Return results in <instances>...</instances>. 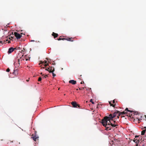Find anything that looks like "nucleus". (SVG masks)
<instances>
[{
  "label": "nucleus",
  "mask_w": 146,
  "mask_h": 146,
  "mask_svg": "<svg viewBox=\"0 0 146 146\" xmlns=\"http://www.w3.org/2000/svg\"><path fill=\"white\" fill-rule=\"evenodd\" d=\"M117 113H114L113 114H110L109 116L105 117L102 121V123L103 126L105 127L106 129L108 130H111V126L110 124V120L116 116Z\"/></svg>",
  "instance_id": "1"
},
{
  "label": "nucleus",
  "mask_w": 146,
  "mask_h": 146,
  "mask_svg": "<svg viewBox=\"0 0 146 146\" xmlns=\"http://www.w3.org/2000/svg\"><path fill=\"white\" fill-rule=\"evenodd\" d=\"M45 70L48 71L50 73L54 71V68L52 66H49V67L46 68Z\"/></svg>",
  "instance_id": "2"
},
{
  "label": "nucleus",
  "mask_w": 146,
  "mask_h": 146,
  "mask_svg": "<svg viewBox=\"0 0 146 146\" xmlns=\"http://www.w3.org/2000/svg\"><path fill=\"white\" fill-rule=\"evenodd\" d=\"M114 113H117V114H116V116L118 114L119 116H120L121 115H124L126 114L127 115V112H125V111H123L122 112H120L119 111H115Z\"/></svg>",
  "instance_id": "3"
},
{
  "label": "nucleus",
  "mask_w": 146,
  "mask_h": 146,
  "mask_svg": "<svg viewBox=\"0 0 146 146\" xmlns=\"http://www.w3.org/2000/svg\"><path fill=\"white\" fill-rule=\"evenodd\" d=\"M71 104L72 105L73 107L74 108H77V106L78 107L80 108V105L77 104V103L75 102H71Z\"/></svg>",
  "instance_id": "4"
},
{
  "label": "nucleus",
  "mask_w": 146,
  "mask_h": 146,
  "mask_svg": "<svg viewBox=\"0 0 146 146\" xmlns=\"http://www.w3.org/2000/svg\"><path fill=\"white\" fill-rule=\"evenodd\" d=\"M14 35L17 39L20 38L22 36L21 35L16 32L14 33Z\"/></svg>",
  "instance_id": "5"
},
{
  "label": "nucleus",
  "mask_w": 146,
  "mask_h": 146,
  "mask_svg": "<svg viewBox=\"0 0 146 146\" xmlns=\"http://www.w3.org/2000/svg\"><path fill=\"white\" fill-rule=\"evenodd\" d=\"M31 138L34 141L36 142L37 140H38V137L35 136L31 137Z\"/></svg>",
  "instance_id": "6"
},
{
  "label": "nucleus",
  "mask_w": 146,
  "mask_h": 146,
  "mask_svg": "<svg viewBox=\"0 0 146 146\" xmlns=\"http://www.w3.org/2000/svg\"><path fill=\"white\" fill-rule=\"evenodd\" d=\"M110 124L112 127H114L118 125L117 123H114L111 121L110 120Z\"/></svg>",
  "instance_id": "7"
},
{
  "label": "nucleus",
  "mask_w": 146,
  "mask_h": 146,
  "mask_svg": "<svg viewBox=\"0 0 146 146\" xmlns=\"http://www.w3.org/2000/svg\"><path fill=\"white\" fill-rule=\"evenodd\" d=\"M15 49V48H14L13 47L10 48L9 49V50H8V53H11L13 51H14V50Z\"/></svg>",
  "instance_id": "8"
},
{
  "label": "nucleus",
  "mask_w": 146,
  "mask_h": 146,
  "mask_svg": "<svg viewBox=\"0 0 146 146\" xmlns=\"http://www.w3.org/2000/svg\"><path fill=\"white\" fill-rule=\"evenodd\" d=\"M69 82L71 84L73 85L75 84L76 83V81L74 80H70Z\"/></svg>",
  "instance_id": "9"
},
{
  "label": "nucleus",
  "mask_w": 146,
  "mask_h": 146,
  "mask_svg": "<svg viewBox=\"0 0 146 146\" xmlns=\"http://www.w3.org/2000/svg\"><path fill=\"white\" fill-rule=\"evenodd\" d=\"M138 136H135V138L133 140V141L135 142L136 143H138L139 142V140L138 139H135L136 138L138 137Z\"/></svg>",
  "instance_id": "10"
},
{
  "label": "nucleus",
  "mask_w": 146,
  "mask_h": 146,
  "mask_svg": "<svg viewBox=\"0 0 146 146\" xmlns=\"http://www.w3.org/2000/svg\"><path fill=\"white\" fill-rule=\"evenodd\" d=\"M52 35L54 37V38H56L58 36V34L54 32L52 33Z\"/></svg>",
  "instance_id": "11"
},
{
  "label": "nucleus",
  "mask_w": 146,
  "mask_h": 146,
  "mask_svg": "<svg viewBox=\"0 0 146 146\" xmlns=\"http://www.w3.org/2000/svg\"><path fill=\"white\" fill-rule=\"evenodd\" d=\"M125 111H128L129 112H131V113H135V112L133 111H130L128 110V108H127L125 110Z\"/></svg>",
  "instance_id": "12"
},
{
  "label": "nucleus",
  "mask_w": 146,
  "mask_h": 146,
  "mask_svg": "<svg viewBox=\"0 0 146 146\" xmlns=\"http://www.w3.org/2000/svg\"><path fill=\"white\" fill-rule=\"evenodd\" d=\"M66 40H67L69 41H71L72 42H73L74 41V40H72V38H66Z\"/></svg>",
  "instance_id": "13"
},
{
  "label": "nucleus",
  "mask_w": 146,
  "mask_h": 146,
  "mask_svg": "<svg viewBox=\"0 0 146 146\" xmlns=\"http://www.w3.org/2000/svg\"><path fill=\"white\" fill-rule=\"evenodd\" d=\"M13 74L15 75H17L18 74V71L17 70H14V72H13Z\"/></svg>",
  "instance_id": "14"
},
{
  "label": "nucleus",
  "mask_w": 146,
  "mask_h": 146,
  "mask_svg": "<svg viewBox=\"0 0 146 146\" xmlns=\"http://www.w3.org/2000/svg\"><path fill=\"white\" fill-rule=\"evenodd\" d=\"M145 133H146V129L143 130L142 131L141 134L142 135H144Z\"/></svg>",
  "instance_id": "15"
},
{
  "label": "nucleus",
  "mask_w": 146,
  "mask_h": 146,
  "mask_svg": "<svg viewBox=\"0 0 146 146\" xmlns=\"http://www.w3.org/2000/svg\"><path fill=\"white\" fill-rule=\"evenodd\" d=\"M109 103L110 104V106H112L113 107H115V104H112L111 103V102H109Z\"/></svg>",
  "instance_id": "16"
},
{
  "label": "nucleus",
  "mask_w": 146,
  "mask_h": 146,
  "mask_svg": "<svg viewBox=\"0 0 146 146\" xmlns=\"http://www.w3.org/2000/svg\"><path fill=\"white\" fill-rule=\"evenodd\" d=\"M48 63H46L44 65V66H45L44 67H41V68H42L43 69H44L45 68V67L47 66H48Z\"/></svg>",
  "instance_id": "17"
},
{
  "label": "nucleus",
  "mask_w": 146,
  "mask_h": 146,
  "mask_svg": "<svg viewBox=\"0 0 146 146\" xmlns=\"http://www.w3.org/2000/svg\"><path fill=\"white\" fill-rule=\"evenodd\" d=\"M130 113H129V116L131 117H133V114L131 113V112H129Z\"/></svg>",
  "instance_id": "18"
},
{
  "label": "nucleus",
  "mask_w": 146,
  "mask_h": 146,
  "mask_svg": "<svg viewBox=\"0 0 146 146\" xmlns=\"http://www.w3.org/2000/svg\"><path fill=\"white\" fill-rule=\"evenodd\" d=\"M9 39H10L11 40H13V39L14 38V37L12 36H10V37L9 38Z\"/></svg>",
  "instance_id": "19"
},
{
  "label": "nucleus",
  "mask_w": 146,
  "mask_h": 146,
  "mask_svg": "<svg viewBox=\"0 0 146 146\" xmlns=\"http://www.w3.org/2000/svg\"><path fill=\"white\" fill-rule=\"evenodd\" d=\"M6 41L5 40H4L3 41H0V43L1 44L6 43H5Z\"/></svg>",
  "instance_id": "20"
},
{
  "label": "nucleus",
  "mask_w": 146,
  "mask_h": 146,
  "mask_svg": "<svg viewBox=\"0 0 146 146\" xmlns=\"http://www.w3.org/2000/svg\"><path fill=\"white\" fill-rule=\"evenodd\" d=\"M110 120L112 122H113V123H116L117 124V123L115 121H114L113 120H112V119H111Z\"/></svg>",
  "instance_id": "21"
},
{
  "label": "nucleus",
  "mask_w": 146,
  "mask_h": 146,
  "mask_svg": "<svg viewBox=\"0 0 146 146\" xmlns=\"http://www.w3.org/2000/svg\"><path fill=\"white\" fill-rule=\"evenodd\" d=\"M46 59L48 60V62H50V61L51 60V59H49V58H46Z\"/></svg>",
  "instance_id": "22"
},
{
  "label": "nucleus",
  "mask_w": 146,
  "mask_h": 146,
  "mask_svg": "<svg viewBox=\"0 0 146 146\" xmlns=\"http://www.w3.org/2000/svg\"><path fill=\"white\" fill-rule=\"evenodd\" d=\"M42 80V78L41 77H39L38 79V81H40Z\"/></svg>",
  "instance_id": "23"
},
{
  "label": "nucleus",
  "mask_w": 146,
  "mask_h": 146,
  "mask_svg": "<svg viewBox=\"0 0 146 146\" xmlns=\"http://www.w3.org/2000/svg\"><path fill=\"white\" fill-rule=\"evenodd\" d=\"M135 112V113H131L132 114H133V115H137L138 113L137 112Z\"/></svg>",
  "instance_id": "24"
},
{
  "label": "nucleus",
  "mask_w": 146,
  "mask_h": 146,
  "mask_svg": "<svg viewBox=\"0 0 146 146\" xmlns=\"http://www.w3.org/2000/svg\"><path fill=\"white\" fill-rule=\"evenodd\" d=\"M20 60V59H18V66H19V65H20V63H19Z\"/></svg>",
  "instance_id": "25"
},
{
  "label": "nucleus",
  "mask_w": 146,
  "mask_h": 146,
  "mask_svg": "<svg viewBox=\"0 0 146 146\" xmlns=\"http://www.w3.org/2000/svg\"><path fill=\"white\" fill-rule=\"evenodd\" d=\"M90 102H91V103L92 104H94V102L92 101V99H91L90 100Z\"/></svg>",
  "instance_id": "26"
},
{
  "label": "nucleus",
  "mask_w": 146,
  "mask_h": 146,
  "mask_svg": "<svg viewBox=\"0 0 146 146\" xmlns=\"http://www.w3.org/2000/svg\"><path fill=\"white\" fill-rule=\"evenodd\" d=\"M10 70L9 68H8L7 69L6 71L7 72H9L10 71Z\"/></svg>",
  "instance_id": "27"
},
{
  "label": "nucleus",
  "mask_w": 146,
  "mask_h": 146,
  "mask_svg": "<svg viewBox=\"0 0 146 146\" xmlns=\"http://www.w3.org/2000/svg\"><path fill=\"white\" fill-rule=\"evenodd\" d=\"M53 72H52V73L53 76L54 77L56 76V74H55Z\"/></svg>",
  "instance_id": "28"
},
{
  "label": "nucleus",
  "mask_w": 146,
  "mask_h": 146,
  "mask_svg": "<svg viewBox=\"0 0 146 146\" xmlns=\"http://www.w3.org/2000/svg\"><path fill=\"white\" fill-rule=\"evenodd\" d=\"M47 76H48V75H45V76H44L43 77V78H46V77H47Z\"/></svg>",
  "instance_id": "29"
},
{
  "label": "nucleus",
  "mask_w": 146,
  "mask_h": 146,
  "mask_svg": "<svg viewBox=\"0 0 146 146\" xmlns=\"http://www.w3.org/2000/svg\"><path fill=\"white\" fill-rule=\"evenodd\" d=\"M43 62H42V61H40V63H39V64L40 65V64H43Z\"/></svg>",
  "instance_id": "30"
},
{
  "label": "nucleus",
  "mask_w": 146,
  "mask_h": 146,
  "mask_svg": "<svg viewBox=\"0 0 146 146\" xmlns=\"http://www.w3.org/2000/svg\"><path fill=\"white\" fill-rule=\"evenodd\" d=\"M84 88H79V89L80 90H82Z\"/></svg>",
  "instance_id": "31"
},
{
  "label": "nucleus",
  "mask_w": 146,
  "mask_h": 146,
  "mask_svg": "<svg viewBox=\"0 0 146 146\" xmlns=\"http://www.w3.org/2000/svg\"><path fill=\"white\" fill-rule=\"evenodd\" d=\"M43 63L44 64H46L47 63V61L46 60H44V62H43Z\"/></svg>",
  "instance_id": "32"
},
{
  "label": "nucleus",
  "mask_w": 146,
  "mask_h": 146,
  "mask_svg": "<svg viewBox=\"0 0 146 146\" xmlns=\"http://www.w3.org/2000/svg\"><path fill=\"white\" fill-rule=\"evenodd\" d=\"M17 58H19V59H21V56L20 57V56H17Z\"/></svg>",
  "instance_id": "33"
},
{
  "label": "nucleus",
  "mask_w": 146,
  "mask_h": 146,
  "mask_svg": "<svg viewBox=\"0 0 146 146\" xmlns=\"http://www.w3.org/2000/svg\"><path fill=\"white\" fill-rule=\"evenodd\" d=\"M62 38H60L59 39H58V40H62Z\"/></svg>",
  "instance_id": "34"
},
{
  "label": "nucleus",
  "mask_w": 146,
  "mask_h": 146,
  "mask_svg": "<svg viewBox=\"0 0 146 146\" xmlns=\"http://www.w3.org/2000/svg\"><path fill=\"white\" fill-rule=\"evenodd\" d=\"M66 40V38H62V40Z\"/></svg>",
  "instance_id": "35"
},
{
  "label": "nucleus",
  "mask_w": 146,
  "mask_h": 146,
  "mask_svg": "<svg viewBox=\"0 0 146 146\" xmlns=\"http://www.w3.org/2000/svg\"><path fill=\"white\" fill-rule=\"evenodd\" d=\"M84 83V82L83 81H82V82H81L80 84H83V83Z\"/></svg>",
  "instance_id": "36"
},
{
  "label": "nucleus",
  "mask_w": 146,
  "mask_h": 146,
  "mask_svg": "<svg viewBox=\"0 0 146 146\" xmlns=\"http://www.w3.org/2000/svg\"><path fill=\"white\" fill-rule=\"evenodd\" d=\"M117 117L118 118H119V115H118V114H117V115H116V116H117Z\"/></svg>",
  "instance_id": "37"
},
{
  "label": "nucleus",
  "mask_w": 146,
  "mask_h": 146,
  "mask_svg": "<svg viewBox=\"0 0 146 146\" xmlns=\"http://www.w3.org/2000/svg\"><path fill=\"white\" fill-rule=\"evenodd\" d=\"M112 102L113 103H115V100L113 101Z\"/></svg>",
  "instance_id": "38"
},
{
  "label": "nucleus",
  "mask_w": 146,
  "mask_h": 146,
  "mask_svg": "<svg viewBox=\"0 0 146 146\" xmlns=\"http://www.w3.org/2000/svg\"><path fill=\"white\" fill-rule=\"evenodd\" d=\"M29 81V80H26V81H27V82H28Z\"/></svg>",
  "instance_id": "39"
},
{
  "label": "nucleus",
  "mask_w": 146,
  "mask_h": 146,
  "mask_svg": "<svg viewBox=\"0 0 146 146\" xmlns=\"http://www.w3.org/2000/svg\"><path fill=\"white\" fill-rule=\"evenodd\" d=\"M25 60H28V59H27V58H25Z\"/></svg>",
  "instance_id": "40"
},
{
  "label": "nucleus",
  "mask_w": 146,
  "mask_h": 146,
  "mask_svg": "<svg viewBox=\"0 0 146 146\" xmlns=\"http://www.w3.org/2000/svg\"><path fill=\"white\" fill-rule=\"evenodd\" d=\"M22 54V53H21V52L20 53H19V54Z\"/></svg>",
  "instance_id": "41"
},
{
  "label": "nucleus",
  "mask_w": 146,
  "mask_h": 146,
  "mask_svg": "<svg viewBox=\"0 0 146 146\" xmlns=\"http://www.w3.org/2000/svg\"><path fill=\"white\" fill-rule=\"evenodd\" d=\"M10 42L9 41L8 42V43H9Z\"/></svg>",
  "instance_id": "42"
},
{
  "label": "nucleus",
  "mask_w": 146,
  "mask_h": 146,
  "mask_svg": "<svg viewBox=\"0 0 146 146\" xmlns=\"http://www.w3.org/2000/svg\"><path fill=\"white\" fill-rule=\"evenodd\" d=\"M24 60V59H23V60H21V61H22V60Z\"/></svg>",
  "instance_id": "43"
},
{
  "label": "nucleus",
  "mask_w": 146,
  "mask_h": 146,
  "mask_svg": "<svg viewBox=\"0 0 146 146\" xmlns=\"http://www.w3.org/2000/svg\"><path fill=\"white\" fill-rule=\"evenodd\" d=\"M8 41V40H6V41Z\"/></svg>",
  "instance_id": "44"
},
{
  "label": "nucleus",
  "mask_w": 146,
  "mask_h": 146,
  "mask_svg": "<svg viewBox=\"0 0 146 146\" xmlns=\"http://www.w3.org/2000/svg\"><path fill=\"white\" fill-rule=\"evenodd\" d=\"M14 64H15V63H14Z\"/></svg>",
  "instance_id": "45"
},
{
  "label": "nucleus",
  "mask_w": 146,
  "mask_h": 146,
  "mask_svg": "<svg viewBox=\"0 0 146 146\" xmlns=\"http://www.w3.org/2000/svg\"><path fill=\"white\" fill-rule=\"evenodd\" d=\"M40 74H42V72H41Z\"/></svg>",
  "instance_id": "46"
},
{
  "label": "nucleus",
  "mask_w": 146,
  "mask_h": 146,
  "mask_svg": "<svg viewBox=\"0 0 146 146\" xmlns=\"http://www.w3.org/2000/svg\"><path fill=\"white\" fill-rule=\"evenodd\" d=\"M78 90V89H76V90Z\"/></svg>",
  "instance_id": "47"
},
{
  "label": "nucleus",
  "mask_w": 146,
  "mask_h": 146,
  "mask_svg": "<svg viewBox=\"0 0 146 146\" xmlns=\"http://www.w3.org/2000/svg\"><path fill=\"white\" fill-rule=\"evenodd\" d=\"M23 56V55H22V56Z\"/></svg>",
  "instance_id": "48"
},
{
  "label": "nucleus",
  "mask_w": 146,
  "mask_h": 146,
  "mask_svg": "<svg viewBox=\"0 0 146 146\" xmlns=\"http://www.w3.org/2000/svg\"><path fill=\"white\" fill-rule=\"evenodd\" d=\"M144 128H146V127H144Z\"/></svg>",
  "instance_id": "49"
}]
</instances>
